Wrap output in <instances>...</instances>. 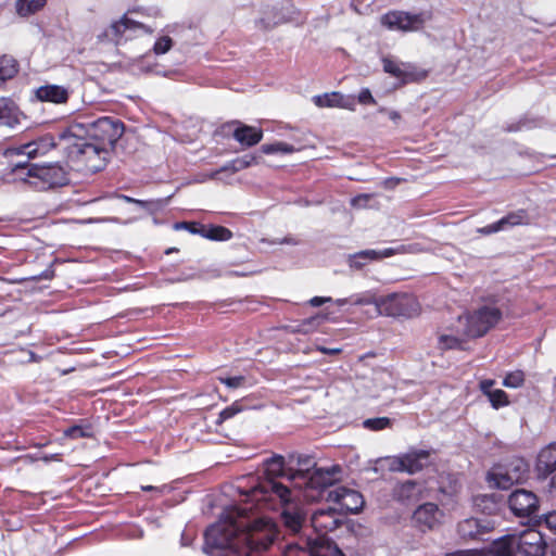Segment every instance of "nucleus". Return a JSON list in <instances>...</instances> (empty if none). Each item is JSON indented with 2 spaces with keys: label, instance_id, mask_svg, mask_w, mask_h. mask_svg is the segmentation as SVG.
<instances>
[{
  "label": "nucleus",
  "instance_id": "obj_1",
  "mask_svg": "<svg viewBox=\"0 0 556 556\" xmlns=\"http://www.w3.org/2000/svg\"><path fill=\"white\" fill-rule=\"evenodd\" d=\"M264 468L266 479L253 488L249 496L274 508L298 502L302 496L318 501L342 473L338 465L316 467L306 455H290L288 459L276 455L264 462Z\"/></svg>",
  "mask_w": 556,
  "mask_h": 556
},
{
  "label": "nucleus",
  "instance_id": "obj_2",
  "mask_svg": "<svg viewBox=\"0 0 556 556\" xmlns=\"http://www.w3.org/2000/svg\"><path fill=\"white\" fill-rule=\"evenodd\" d=\"M245 508L230 507L205 531L203 552L208 556H262L275 542L278 528L270 519L251 520Z\"/></svg>",
  "mask_w": 556,
  "mask_h": 556
},
{
  "label": "nucleus",
  "instance_id": "obj_3",
  "mask_svg": "<svg viewBox=\"0 0 556 556\" xmlns=\"http://www.w3.org/2000/svg\"><path fill=\"white\" fill-rule=\"evenodd\" d=\"M61 149L70 162L79 169L101 170L110 156V150L85 137V124L74 123L60 134Z\"/></svg>",
  "mask_w": 556,
  "mask_h": 556
},
{
  "label": "nucleus",
  "instance_id": "obj_4",
  "mask_svg": "<svg viewBox=\"0 0 556 556\" xmlns=\"http://www.w3.org/2000/svg\"><path fill=\"white\" fill-rule=\"evenodd\" d=\"M15 179L28 184L37 190L63 186L67 182V173L59 163L28 164L17 163L13 169Z\"/></svg>",
  "mask_w": 556,
  "mask_h": 556
},
{
  "label": "nucleus",
  "instance_id": "obj_5",
  "mask_svg": "<svg viewBox=\"0 0 556 556\" xmlns=\"http://www.w3.org/2000/svg\"><path fill=\"white\" fill-rule=\"evenodd\" d=\"M144 15L148 17H159L161 15L160 10L154 8L149 9H134L124 14L119 20L114 21L110 25V31L112 36L118 41L123 36H127V38H136L144 35H152L155 30V27L151 24H148L139 18L136 15Z\"/></svg>",
  "mask_w": 556,
  "mask_h": 556
},
{
  "label": "nucleus",
  "instance_id": "obj_6",
  "mask_svg": "<svg viewBox=\"0 0 556 556\" xmlns=\"http://www.w3.org/2000/svg\"><path fill=\"white\" fill-rule=\"evenodd\" d=\"M427 71L417 68L410 63L384 58V90L392 91L405 84L426 78Z\"/></svg>",
  "mask_w": 556,
  "mask_h": 556
},
{
  "label": "nucleus",
  "instance_id": "obj_7",
  "mask_svg": "<svg viewBox=\"0 0 556 556\" xmlns=\"http://www.w3.org/2000/svg\"><path fill=\"white\" fill-rule=\"evenodd\" d=\"M124 134V124L116 118L101 117L85 125V137L112 150Z\"/></svg>",
  "mask_w": 556,
  "mask_h": 556
},
{
  "label": "nucleus",
  "instance_id": "obj_8",
  "mask_svg": "<svg viewBox=\"0 0 556 556\" xmlns=\"http://www.w3.org/2000/svg\"><path fill=\"white\" fill-rule=\"evenodd\" d=\"M502 318L500 308L493 305H483L465 317H459V323L465 325V334L469 338L484 336Z\"/></svg>",
  "mask_w": 556,
  "mask_h": 556
},
{
  "label": "nucleus",
  "instance_id": "obj_9",
  "mask_svg": "<svg viewBox=\"0 0 556 556\" xmlns=\"http://www.w3.org/2000/svg\"><path fill=\"white\" fill-rule=\"evenodd\" d=\"M527 472L528 466L525 460L515 458L508 463L493 466L488 472L486 480L497 489L507 490L521 482Z\"/></svg>",
  "mask_w": 556,
  "mask_h": 556
},
{
  "label": "nucleus",
  "instance_id": "obj_10",
  "mask_svg": "<svg viewBox=\"0 0 556 556\" xmlns=\"http://www.w3.org/2000/svg\"><path fill=\"white\" fill-rule=\"evenodd\" d=\"M431 18L429 12L410 14L403 11H391L384 14V25L390 29L417 31Z\"/></svg>",
  "mask_w": 556,
  "mask_h": 556
},
{
  "label": "nucleus",
  "instance_id": "obj_11",
  "mask_svg": "<svg viewBox=\"0 0 556 556\" xmlns=\"http://www.w3.org/2000/svg\"><path fill=\"white\" fill-rule=\"evenodd\" d=\"M386 459L388 462V468L392 471L415 473L430 464V452L413 450L404 455L387 457Z\"/></svg>",
  "mask_w": 556,
  "mask_h": 556
},
{
  "label": "nucleus",
  "instance_id": "obj_12",
  "mask_svg": "<svg viewBox=\"0 0 556 556\" xmlns=\"http://www.w3.org/2000/svg\"><path fill=\"white\" fill-rule=\"evenodd\" d=\"M384 313L392 317L413 318L419 315L420 305L410 294H391L384 298Z\"/></svg>",
  "mask_w": 556,
  "mask_h": 556
},
{
  "label": "nucleus",
  "instance_id": "obj_13",
  "mask_svg": "<svg viewBox=\"0 0 556 556\" xmlns=\"http://www.w3.org/2000/svg\"><path fill=\"white\" fill-rule=\"evenodd\" d=\"M546 546L543 534L536 529L528 528L516 534L517 551L523 556H543Z\"/></svg>",
  "mask_w": 556,
  "mask_h": 556
},
{
  "label": "nucleus",
  "instance_id": "obj_14",
  "mask_svg": "<svg viewBox=\"0 0 556 556\" xmlns=\"http://www.w3.org/2000/svg\"><path fill=\"white\" fill-rule=\"evenodd\" d=\"M53 148L61 149L60 137L55 140L51 135H45L36 140L27 142L16 148L8 149L9 155H26L28 159H35L46 155Z\"/></svg>",
  "mask_w": 556,
  "mask_h": 556
},
{
  "label": "nucleus",
  "instance_id": "obj_15",
  "mask_svg": "<svg viewBox=\"0 0 556 556\" xmlns=\"http://www.w3.org/2000/svg\"><path fill=\"white\" fill-rule=\"evenodd\" d=\"M510 510L518 517H529L539 509V500L536 495L529 490H515L508 497Z\"/></svg>",
  "mask_w": 556,
  "mask_h": 556
},
{
  "label": "nucleus",
  "instance_id": "obj_16",
  "mask_svg": "<svg viewBox=\"0 0 556 556\" xmlns=\"http://www.w3.org/2000/svg\"><path fill=\"white\" fill-rule=\"evenodd\" d=\"M327 501L337 504L341 510L350 513H357L364 505L362 494L345 486H337L328 491Z\"/></svg>",
  "mask_w": 556,
  "mask_h": 556
},
{
  "label": "nucleus",
  "instance_id": "obj_17",
  "mask_svg": "<svg viewBox=\"0 0 556 556\" xmlns=\"http://www.w3.org/2000/svg\"><path fill=\"white\" fill-rule=\"evenodd\" d=\"M312 528L317 533L315 540L327 539L329 532L336 530L341 523V519L337 513V508H327L316 510L311 518Z\"/></svg>",
  "mask_w": 556,
  "mask_h": 556
},
{
  "label": "nucleus",
  "instance_id": "obj_18",
  "mask_svg": "<svg viewBox=\"0 0 556 556\" xmlns=\"http://www.w3.org/2000/svg\"><path fill=\"white\" fill-rule=\"evenodd\" d=\"M71 93L72 90L70 87L56 84H45L33 90L34 99L39 102H48L55 105L66 104Z\"/></svg>",
  "mask_w": 556,
  "mask_h": 556
},
{
  "label": "nucleus",
  "instance_id": "obj_19",
  "mask_svg": "<svg viewBox=\"0 0 556 556\" xmlns=\"http://www.w3.org/2000/svg\"><path fill=\"white\" fill-rule=\"evenodd\" d=\"M303 502L309 501L302 496L298 502L286 504L277 508L270 507L269 505L264 506L271 510L282 509L281 517L286 528L290 530L292 533H298L302 529L305 520L304 513L300 508V505Z\"/></svg>",
  "mask_w": 556,
  "mask_h": 556
},
{
  "label": "nucleus",
  "instance_id": "obj_20",
  "mask_svg": "<svg viewBox=\"0 0 556 556\" xmlns=\"http://www.w3.org/2000/svg\"><path fill=\"white\" fill-rule=\"evenodd\" d=\"M428 496L424 482L407 480L394 489V497L404 505H412Z\"/></svg>",
  "mask_w": 556,
  "mask_h": 556
},
{
  "label": "nucleus",
  "instance_id": "obj_21",
  "mask_svg": "<svg viewBox=\"0 0 556 556\" xmlns=\"http://www.w3.org/2000/svg\"><path fill=\"white\" fill-rule=\"evenodd\" d=\"M443 513L437 504L425 503L420 505L413 515L414 522L422 530L434 529L442 521Z\"/></svg>",
  "mask_w": 556,
  "mask_h": 556
},
{
  "label": "nucleus",
  "instance_id": "obj_22",
  "mask_svg": "<svg viewBox=\"0 0 556 556\" xmlns=\"http://www.w3.org/2000/svg\"><path fill=\"white\" fill-rule=\"evenodd\" d=\"M495 526V520L467 518L458 523V533L465 540L478 539L483 533L492 531Z\"/></svg>",
  "mask_w": 556,
  "mask_h": 556
},
{
  "label": "nucleus",
  "instance_id": "obj_23",
  "mask_svg": "<svg viewBox=\"0 0 556 556\" xmlns=\"http://www.w3.org/2000/svg\"><path fill=\"white\" fill-rule=\"evenodd\" d=\"M313 102L318 108H339L355 111L356 98L353 94H343L333 91L314 96Z\"/></svg>",
  "mask_w": 556,
  "mask_h": 556
},
{
  "label": "nucleus",
  "instance_id": "obj_24",
  "mask_svg": "<svg viewBox=\"0 0 556 556\" xmlns=\"http://www.w3.org/2000/svg\"><path fill=\"white\" fill-rule=\"evenodd\" d=\"M527 224H529V217L527 212L523 210H519L517 212L508 214L507 216L501 218L498 222L494 224L479 228L478 232L482 235H491L505 229L507 226H518Z\"/></svg>",
  "mask_w": 556,
  "mask_h": 556
},
{
  "label": "nucleus",
  "instance_id": "obj_25",
  "mask_svg": "<svg viewBox=\"0 0 556 556\" xmlns=\"http://www.w3.org/2000/svg\"><path fill=\"white\" fill-rule=\"evenodd\" d=\"M536 471L544 477L556 471V442L544 446L536 457Z\"/></svg>",
  "mask_w": 556,
  "mask_h": 556
},
{
  "label": "nucleus",
  "instance_id": "obj_26",
  "mask_svg": "<svg viewBox=\"0 0 556 556\" xmlns=\"http://www.w3.org/2000/svg\"><path fill=\"white\" fill-rule=\"evenodd\" d=\"M237 127L233 129V138L245 147H253L263 139V130L257 127L236 123Z\"/></svg>",
  "mask_w": 556,
  "mask_h": 556
},
{
  "label": "nucleus",
  "instance_id": "obj_27",
  "mask_svg": "<svg viewBox=\"0 0 556 556\" xmlns=\"http://www.w3.org/2000/svg\"><path fill=\"white\" fill-rule=\"evenodd\" d=\"M382 258V252L378 250H364L348 256V264L351 269L362 270L371 263H377Z\"/></svg>",
  "mask_w": 556,
  "mask_h": 556
},
{
  "label": "nucleus",
  "instance_id": "obj_28",
  "mask_svg": "<svg viewBox=\"0 0 556 556\" xmlns=\"http://www.w3.org/2000/svg\"><path fill=\"white\" fill-rule=\"evenodd\" d=\"M516 549V534H507L492 543L490 554L492 556H514Z\"/></svg>",
  "mask_w": 556,
  "mask_h": 556
},
{
  "label": "nucleus",
  "instance_id": "obj_29",
  "mask_svg": "<svg viewBox=\"0 0 556 556\" xmlns=\"http://www.w3.org/2000/svg\"><path fill=\"white\" fill-rule=\"evenodd\" d=\"M18 108L9 98H0V123L12 126L17 122Z\"/></svg>",
  "mask_w": 556,
  "mask_h": 556
},
{
  "label": "nucleus",
  "instance_id": "obj_30",
  "mask_svg": "<svg viewBox=\"0 0 556 556\" xmlns=\"http://www.w3.org/2000/svg\"><path fill=\"white\" fill-rule=\"evenodd\" d=\"M18 73L17 61L8 54L0 56V86L12 79Z\"/></svg>",
  "mask_w": 556,
  "mask_h": 556
},
{
  "label": "nucleus",
  "instance_id": "obj_31",
  "mask_svg": "<svg viewBox=\"0 0 556 556\" xmlns=\"http://www.w3.org/2000/svg\"><path fill=\"white\" fill-rule=\"evenodd\" d=\"M313 556H344L340 548L328 539L313 540Z\"/></svg>",
  "mask_w": 556,
  "mask_h": 556
},
{
  "label": "nucleus",
  "instance_id": "obj_32",
  "mask_svg": "<svg viewBox=\"0 0 556 556\" xmlns=\"http://www.w3.org/2000/svg\"><path fill=\"white\" fill-rule=\"evenodd\" d=\"M47 3V0H16L15 11L17 15L27 17L40 11Z\"/></svg>",
  "mask_w": 556,
  "mask_h": 556
},
{
  "label": "nucleus",
  "instance_id": "obj_33",
  "mask_svg": "<svg viewBox=\"0 0 556 556\" xmlns=\"http://www.w3.org/2000/svg\"><path fill=\"white\" fill-rule=\"evenodd\" d=\"M201 236L214 241H228L232 238V232L223 226H212L203 230Z\"/></svg>",
  "mask_w": 556,
  "mask_h": 556
},
{
  "label": "nucleus",
  "instance_id": "obj_34",
  "mask_svg": "<svg viewBox=\"0 0 556 556\" xmlns=\"http://www.w3.org/2000/svg\"><path fill=\"white\" fill-rule=\"evenodd\" d=\"M312 545V539L306 541L305 546H302L299 543H289L283 547V556H313Z\"/></svg>",
  "mask_w": 556,
  "mask_h": 556
},
{
  "label": "nucleus",
  "instance_id": "obj_35",
  "mask_svg": "<svg viewBox=\"0 0 556 556\" xmlns=\"http://www.w3.org/2000/svg\"><path fill=\"white\" fill-rule=\"evenodd\" d=\"M262 152L265 154H291L296 151V149L287 142L283 141H277L274 143H266L262 146Z\"/></svg>",
  "mask_w": 556,
  "mask_h": 556
},
{
  "label": "nucleus",
  "instance_id": "obj_36",
  "mask_svg": "<svg viewBox=\"0 0 556 556\" xmlns=\"http://www.w3.org/2000/svg\"><path fill=\"white\" fill-rule=\"evenodd\" d=\"M253 164H257V157L253 154H247L233 160L229 165L225 166L224 170L239 172Z\"/></svg>",
  "mask_w": 556,
  "mask_h": 556
},
{
  "label": "nucleus",
  "instance_id": "obj_37",
  "mask_svg": "<svg viewBox=\"0 0 556 556\" xmlns=\"http://www.w3.org/2000/svg\"><path fill=\"white\" fill-rule=\"evenodd\" d=\"M174 46V41L170 36L161 34L152 46V52L155 55H163L167 53Z\"/></svg>",
  "mask_w": 556,
  "mask_h": 556
},
{
  "label": "nucleus",
  "instance_id": "obj_38",
  "mask_svg": "<svg viewBox=\"0 0 556 556\" xmlns=\"http://www.w3.org/2000/svg\"><path fill=\"white\" fill-rule=\"evenodd\" d=\"M525 382V374L521 370H514L508 372L503 380V386L506 388L517 389Z\"/></svg>",
  "mask_w": 556,
  "mask_h": 556
},
{
  "label": "nucleus",
  "instance_id": "obj_39",
  "mask_svg": "<svg viewBox=\"0 0 556 556\" xmlns=\"http://www.w3.org/2000/svg\"><path fill=\"white\" fill-rule=\"evenodd\" d=\"M489 401L491 402V405L497 409L500 407L507 406L509 404L508 396L505 391L501 389L493 390L488 395Z\"/></svg>",
  "mask_w": 556,
  "mask_h": 556
},
{
  "label": "nucleus",
  "instance_id": "obj_40",
  "mask_svg": "<svg viewBox=\"0 0 556 556\" xmlns=\"http://www.w3.org/2000/svg\"><path fill=\"white\" fill-rule=\"evenodd\" d=\"M119 198H121L122 200H124L125 202H127V203H135V204H138V205H140L141 207L147 208V210H149V211H151V212H153V211H156V210L161 208V207H162V205H163V201H162V200H155V201H143V200L134 199V198H130V197H128V195H124V194L119 195Z\"/></svg>",
  "mask_w": 556,
  "mask_h": 556
},
{
  "label": "nucleus",
  "instance_id": "obj_41",
  "mask_svg": "<svg viewBox=\"0 0 556 556\" xmlns=\"http://www.w3.org/2000/svg\"><path fill=\"white\" fill-rule=\"evenodd\" d=\"M438 344L441 350L458 349L462 345V340L452 334H441Z\"/></svg>",
  "mask_w": 556,
  "mask_h": 556
},
{
  "label": "nucleus",
  "instance_id": "obj_42",
  "mask_svg": "<svg viewBox=\"0 0 556 556\" xmlns=\"http://www.w3.org/2000/svg\"><path fill=\"white\" fill-rule=\"evenodd\" d=\"M64 435L72 439L90 437V428L81 426H73L64 430Z\"/></svg>",
  "mask_w": 556,
  "mask_h": 556
},
{
  "label": "nucleus",
  "instance_id": "obj_43",
  "mask_svg": "<svg viewBox=\"0 0 556 556\" xmlns=\"http://www.w3.org/2000/svg\"><path fill=\"white\" fill-rule=\"evenodd\" d=\"M219 381L229 389H237L244 384L245 378L243 376L220 377Z\"/></svg>",
  "mask_w": 556,
  "mask_h": 556
},
{
  "label": "nucleus",
  "instance_id": "obj_44",
  "mask_svg": "<svg viewBox=\"0 0 556 556\" xmlns=\"http://www.w3.org/2000/svg\"><path fill=\"white\" fill-rule=\"evenodd\" d=\"M371 200H372V195H370V194H361V195H357V197L353 198L351 200V204L354 207L365 208V207H369L370 206L369 202Z\"/></svg>",
  "mask_w": 556,
  "mask_h": 556
},
{
  "label": "nucleus",
  "instance_id": "obj_45",
  "mask_svg": "<svg viewBox=\"0 0 556 556\" xmlns=\"http://www.w3.org/2000/svg\"><path fill=\"white\" fill-rule=\"evenodd\" d=\"M239 412H241V407L237 403H235L220 412L219 421H225L229 418H232Z\"/></svg>",
  "mask_w": 556,
  "mask_h": 556
},
{
  "label": "nucleus",
  "instance_id": "obj_46",
  "mask_svg": "<svg viewBox=\"0 0 556 556\" xmlns=\"http://www.w3.org/2000/svg\"><path fill=\"white\" fill-rule=\"evenodd\" d=\"M324 319H325V316L318 314L314 317H311V318L304 320L303 324L301 325V328L304 332H307L312 328H316L317 326H319L320 321Z\"/></svg>",
  "mask_w": 556,
  "mask_h": 556
},
{
  "label": "nucleus",
  "instance_id": "obj_47",
  "mask_svg": "<svg viewBox=\"0 0 556 556\" xmlns=\"http://www.w3.org/2000/svg\"><path fill=\"white\" fill-rule=\"evenodd\" d=\"M417 249L414 245H399L395 249L384 248V257L392 256L396 253L415 252Z\"/></svg>",
  "mask_w": 556,
  "mask_h": 556
},
{
  "label": "nucleus",
  "instance_id": "obj_48",
  "mask_svg": "<svg viewBox=\"0 0 556 556\" xmlns=\"http://www.w3.org/2000/svg\"><path fill=\"white\" fill-rule=\"evenodd\" d=\"M357 101L364 105H369V104L375 103V99H374L370 90L367 88H364L361 90V92L358 93V97H357Z\"/></svg>",
  "mask_w": 556,
  "mask_h": 556
},
{
  "label": "nucleus",
  "instance_id": "obj_49",
  "mask_svg": "<svg viewBox=\"0 0 556 556\" xmlns=\"http://www.w3.org/2000/svg\"><path fill=\"white\" fill-rule=\"evenodd\" d=\"M363 426L366 429L379 431L382 430V418H370L363 421Z\"/></svg>",
  "mask_w": 556,
  "mask_h": 556
},
{
  "label": "nucleus",
  "instance_id": "obj_50",
  "mask_svg": "<svg viewBox=\"0 0 556 556\" xmlns=\"http://www.w3.org/2000/svg\"><path fill=\"white\" fill-rule=\"evenodd\" d=\"M543 522L547 529L556 534V510L544 515Z\"/></svg>",
  "mask_w": 556,
  "mask_h": 556
},
{
  "label": "nucleus",
  "instance_id": "obj_51",
  "mask_svg": "<svg viewBox=\"0 0 556 556\" xmlns=\"http://www.w3.org/2000/svg\"><path fill=\"white\" fill-rule=\"evenodd\" d=\"M445 556H483V552L480 549H462L448 553Z\"/></svg>",
  "mask_w": 556,
  "mask_h": 556
},
{
  "label": "nucleus",
  "instance_id": "obj_52",
  "mask_svg": "<svg viewBox=\"0 0 556 556\" xmlns=\"http://www.w3.org/2000/svg\"><path fill=\"white\" fill-rule=\"evenodd\" d=\"M494 380L485 379L480 382V390L483 392L484 395H489L494 389Z\"/></svg>",
  "mask_w": 556,
  "mask_h": 556
},
{
  "label": "nucleus",
  "instance_id": "obj_53",
  "mask_svg": "<svg viewBox=\"0 0 556 556\" xmlns=\"http://www.w3.org/2000/svg\"><path fill=\"white\" fill-rule=\"evenodd\" d=\"M331 301V298L314 296L309 300V304L314 307L320 306Z\"/></svg>",
  "mask_w": 556,
  "mask_h": 556
},
{
  "label": "nucleus",
  "instance_id": "obj_54",
  "mask_svg": "<svg viewBox=\"0 0 556 556\" xmlns=\"http://www.w3.org/2000/svg\"><path fill=\"white\" fill-rule=\"evenodd\" d=\"M348 528L353 532L355 535H363L366 529H364L359 523H350Z\"/></svg>",
  "mask_w": 556,
  "mask_h": 556
},
{
  "label": "nucleus",
  "instance_id": "obj_55",
  "mask_svg": "<svg viewBox=\"0 0 556 556\" xmlns=\"http://www.w3.org/2000/svg\"><path fill=\"white\" fill-rule=\"evenodd\" d=\"M165 486H153V485H142V491H154L157 493H162L164 491Z\"/></svg>",
  "mask_w": 556,
  "mask_h": 556
},
{
  "label": "nucleus",
  "instance_id": "obj_56",
  "mask_svg": "<svg viewBox=\"0 0 556 556\" xmlns=\"http://www.w3.org/2000/svg\"><path fill=\"white\" fill-rule=\"evenodd\" d=\"M399 182H400L399 178L384 179L383 186H384V189L393 188Z\"/></svg>",
  "mask_w": 556,
  "mask_h": 556
},
{
  "label": "nucleus",
  "instance_id": "obj_57",
  "mask_svg": "<svg viewBox=\"0 0 556 556\" xmlns=\"http://www.w3.org/2000/svg\"><path fill=\"white\" fill-rule=\"evenodd\" d=\"M318 351H320L321 353L324 354H338L341 352L340 349H327V348H324V346H318Z\"/></svg>",
  "mask_w": 556,
  "mask_h": 556
},
{
  "label": "nucleus",
  "instance_id": "obj_58",
  "mask_svg": "<svg viewBox=\"0 0 556 556\" xmlns=\"http://www.w3.org/2000/svg\"><path fill=\"white\" fill-rule=\"evenodd\" d=\"M389 117H390L391 121L394 122V124L396 126L399 125V122L401 121V116H400V114L397 112H394V111L390 112L389 113Z\"/></svg>",
  "mask_w": 556,
  "mask_h": 556
},
{
  "label": "nucleus",
  "instance_id": "obj_59",
  "mask_svg": "<svg viewBox=\"0 0 556 556\" xmlns=\"http://www.w3.org/2000/svg\"><path fill=\"white\" fill-rule=\"evenodd\" d=\"M191 233H199L201 235V232L204 230V229H198L195 228L193 225L189 224V228H187Z\"/></svg>",
  "mask_w": 556,
  "mask_h": 556
},
{
  "label": "nucleus",
  "instance_id": "obj_60",
  "mask_svg": "<svg viewBox=\"0 0 556 556\" xmlns=\"http://www.w3.org/2000/svg\"><path fill=\"white\" fill-rule=\"evenodd\" d=\"M189 228V223H179L175 225V229H187Z\"/></svg>",
  "mask_w": 556,
  "mask_h": 556
},
{
  "label": "nucleus",
  "instance_id": "obj_61",
  "mask_svg": "<svg viewBox=\"0 0 556 556\" xmlns=\"http://www.w3.org/2000/svg\"><path fill=\"white\" fill-rule=\"evenodd\" d=\"M144 71L146 72H154L157 75H161V74L165 75V73H162L161 71L156 70L155 67H151V66L147 67Z\"/></svg>",
  "mask_w": 556,
  "mask_h": 556
},
{
  "label": "nucleus",
  "instance_id": "obj_62",
  "mask_svg": "<svg viewBox=\"0 0 556 556\" xmlns=\"http://www.w3.org/2000/svg\"><path fill=\"white\" fill-rule=\"evenodd\" d=\"M336 303H337L339 306H342V305H344V304L346 303V299H339V300H337V302H336Z\"/></svg>",
  "mask_w": 556,
  "mask_h": 556
},
{
  "label": "nucleus",
  "instance_id": "obj_63",
  "mask_svg": "<svg viewBox=\"0 0 556 556\" xmlns=\"http://www.w3.org/2000/svg\"><path fill=\"white\" fill-rule=\"evenodd\" d=\"M383 422H384V428L388 427L390 424L389 418L384 417Z\"/></svg>",
  "mask_w": 556,
  "mask_h": 556
},
{
  "label": "nucleus",
  "instance_id": "obj_64",
  "mask_svg": "<svg viewBox=\"0 0 556 556\" xmlns=\"http://www.w3.org/2000/svg\"><path fill=\"white\" fill-rule=\"evenodd\" d=\"M555 483H556V476H554V477L552 478V484H555Z\"/></svg>",
  "mask_w": 556,
  "mask_h": 556
}]
</instances>
